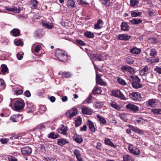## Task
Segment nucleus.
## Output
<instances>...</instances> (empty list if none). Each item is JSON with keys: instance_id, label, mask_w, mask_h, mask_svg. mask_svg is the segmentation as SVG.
Here are the masks:
<instances>
[{"instance_id": "1", "label": "nucleus", "mask_w": 161, "mask_h": 161, "mask_svg": "<svg viewBox=\"0 0 161 161\" xmlns=\"http://www.w3.org/2000/svg\"><path fill=\"white\" fill-rule=\"evenodd\" d=\"M129 80L131 81L132 87L134 89H138L142 87L141 82V79L137 75H130L129 77Z\"/></svg>"}, {"instance_id": "2", "label": "nucleus", "mask_w": 161, "mask_h": 161, "mask_svg": "<svg viewBox=\"0 0 161 161\" xmlns=\"http://www.w3.org/2000/svg\"><path fill=\"white\" fill-rule=\"evenodd\" d=\"M59 52L55 53L56 56L60 61L65 62L68 60H69L70 58L69 56H68L67 53H65L64 51H58Z\"/></svg>"}, {"instance_id": "3", "label": "nucleus", "mask_w": 161, "mask_h": 161, "mask_svg": "<svg viewBox=\"0 0 161 161\" xmlns=\"http://www.w3.org/2000/svg\"><path fill=\"white\" fill-rule=\"evenodd\" d=\"M128 148L129 152L134 155H138L141 153L139 149L134 147L131 144H129Z\"/></svg>"}, {"instance_id": "4", "label": "nucleus", "mask_w": 161, "mask_h": 161, "mask_svg": "<svg viewBox=\"0 0 161 161\" xmlns=\"http://www.w3.org/2000/svg\"><path fill=\"white\" fill-rule=\"evenodd\" d=\"M141 94L138 92H132L129 93V96L130 98L133 100L137 101H141L142 97Z\"/></svg>"}, {"instance_id": "5", "label": "nucleus", "mask_w": 161, "mask_h": 161, "mask_svg": "<svg viewBox=\"0 0 161 161\" xmlns=\"http://www.w3.org/2000/svg\"><path fill=\"white\" fill-rule=\"evenodd\" d=\"M125 108L129 111L136 113L139 110V107L133 103H129L125 106Z\"/></svg>"}, {"instance_id": "6", "label": "nucleus", "mask_w": 161, "mask_h": 161, "mask_svg": "<svg viewBox=\"0 0 161 161\" xmlns=\"http://www.w3.org/2000/svg\"><path fill=\"white\" fill-rule=\"evenodd\" d=\"M25 106V103L23 100L20 99L17 100L14 103V107L16 110H19L23 108Z\"/></svg>"}, {"instance_id": "7", "label": "nucleus", "mask_w": 161, "mask_h": 161, "mask_svg": "<svg viewBox=\"0 0 161 161\" xmlns=\"http://www.w3.org/2000/svg\"><path fill=\"white\" fill-rule=\"evenodd\" d=\"M87 53L89 56H91L95 60L99 61H101L103 60V57L101 54L94 53H90L89 54V53L87 52Z\"/></svg>"}, {"instance_id": "8", "label": "nucleus", "mask_w": 161, "mask_h": 161, "mask_svg": "<svg viewBox=\"0 0 161 161\" xmlns=\"http://www.w3.org/2000/svg\"><path fill=\"white\" fill-rule=\"evenodd\" d=\"M77 113V109L75 108H73L69 110H68L66 113L67 116L69 118H71L72 117L75 116Z\"/></svg>"}, {"instance_id": "9", "label": "nucleus", "mask_w": 161, "mask_h": 161, "mask_svg": "<svg viewBox=\"0 0 161 161\" xmlns=\"http://www.w3.org/2000/svg\"><path fill=\"white\" fill-rule=\"evenodd\" d=\"M157 100L155 99H151L148 100L146 102L147 106L151 107H155L157 104Z\"/></svg>"}, {"instance_id": "10", "label": "nucleus", "mask_w": 161, "mask_h": 161, "mask_svg": "<svg viewBox=\"0 0 161 161\" xmlns=\"http://www.w3.org/2000/svg\"><path fill=\"white\" fill-rule=\"evenodd\" d=\"M121 69L124 72H125L126 71H127L132 74H134L135 72L134 69L127 65L122 66L121 68Z\"/></svg>"}, {"instance_id": "11", "label": "nucleus", "mask_w": 161, "mask_h": 161, "mask_svg": "<svg viewBox=\"0 0 161 161\" xmlns=\"http://www.w3.org/2000/svg\"><path fill=\"white\" fill-rule=\"evenodd\" d=\"M21 151L23 154L29 155L31 153L32 149L31 147L27 146L22 148L21 149Z\"/></svg>"}, {"instance_id": "12", "label": "nucleus", "mask_w": 161, "mask_h": 161, "mask_svg": "<svg viewBox=\"0 0 161 161\" xmlns=\"http://www.w3.org/2000/svg\"><path fill=\"white\" fill-rule=\"evenodd\" d=\"M82 112L84 114L91 115L93 111L90 108L86 106H83L82 108Z\"/></svg>"}, {"instance_id": "13", "label": "nucleus", "mask_w": 161, "mask_h": 161, "mask_svg": "<svg viewBox=\"0 0 161 161\" xmlns=\"http://www.w3.org/2000/svg\"><path fill=\"white\" fill-rule=\"evenodd\" d=\"M103 24V22L102 19H98L97 23L94 25V28L96 29H100L102 28Z\"/></svg>"}, {"instance_id": "14", "label": "nucleus", "mask_w": 161, "mask_h": 161, "mask_svg": "<svg viewBox=\"0 0 161 161\" xmlns=\"http://www.w3.org/2000/svg\"><path fill=\"white\" fill-rule=\"evenodd\" d=\"M159 61V59L158 58H149L146 59V61L150 64L154 65L155 63H158Z\"/></svg>"}, {"instance_id": "15", "label": "nucleus", "mask_w": 161, "mask_h": 161, "mask_svg": "<svg viewBox=\"0 0 161 161\" xmlns=\"http://www.w3.org/2000/svg\"><path fill=\"white\" fill-rule=\"evenodd\" d=\"M150 70V69L147 66H145L140 70V73L142 75H145L149 72Z\"/></svg>"}, {"instance_id": "16", "label": "nucleus", "mask_w": 161, "mask_h": 161, "mask_svg": "<svg viewBox=\"0 0 161 161\" xmlns=\"http://www.w3.org/2000/svg\"><path fill=\"white\" fill-rule=\"evenodd\" d=\"M131 37V36H129L126 34H119L118 36V39L120 40L126 41L129 39Z\"/></svg>"}, {"instance_id": "17", "label": "nucleus", "mask_w": 161, "mask_h": 161, "mask_svg": "<svg viewBox=\"0 0 161 161\" xmlns=\"http://www.w3.org/2000/svg\"><path fill=\"white\" fill-rule=\"evenodd\" d=\"M121 30L125 31H128L129 30V26L125 22H122L120 25Z\"/></svg>"}, {"instance_id": "18", "label": "nucleus", "mask_w": 161, "mask_h": 161, "mask_svg": "<svg viewBox=\"0 0 161 161\" xmlns=\"http://www.w3.org/2000/svg\"><path fill=\"white\" fill-rule=\"evenodd\" d=\"M59 75H61L63 77L66 78H70L72 75V74L69 72H63L62 71H60L59 73Z\"/></svg>"}, {"instance_id": "19", "label": "nucleus", "mask_w": 161, "mask_h": 161, "mask_svg": "<svg viewBox=\"0 0 161 161\" xmlns=\"http://www.w3.org/2000/svg\"><path fill=\"white\" fill-rule=\"evenodd\" d=\"M87 125L88 126L89 129L91 131L95 132L96 128L92 122L91 120H88L87 122Z\"/></svg>"}, {"instance_id": "20", "label": "nucleus", "mask_w": 161, "mask_h": 161, "mask_svg": "<svg viewBox=\"0 0 161 161\" xmlns=\"http://www.w3.org/2000/svg\"><path fill=\"white\" fill-rule=\"evenodd\" d=\"M67 6L69 8H73L76 7L75 3L73 0H66Z\"/></svg>"}, {"instance_id": "21", "label": "nucleus", "mask_w": 161, "mask_h": 161, "mask_svg": "<svg viewBox=\"0 0 161 161\" xmlns=\"http://www.w3.org/2000/svg\"><path fill=\"white\" fill-rule=\"evenodd\" d=\"M38 2L36 0H31L29 2L30 5H31V8L32 9H36L37 7Z\"/></svg>"}, {"instance_id": "22", "label": "nucleus", "mask_w": 161, "mask_h": 161, "mask_svg": "<svg viewBox=\"0 0 161 161\" xmlns=\"http://www.w3.org/2000/svg\"><path fill=\"white\" fill-rule=\"evenodd\" d=\"M68 143V142L64 138H61L57 140V144L60 146H63L65 144Z\"/></svg>"}, {"instance_id": "23", "label": "nucleus", "mask_w": 161, "mask_h": 161, "mask_svg": "<svg viewBox=\"0 0 161 161\" xmlns=\"http://www.w3.org/2000/svg\"><path fill=\"white\" fill-rule=\"evenodd\" d=\"M104 142L106 145L113 147L114 148L117 147V146L114 145L113 142L111 141L110 139H109L105 138L104 140Z\"/></svg>"}, {"instance_id": "24", "label": "nucleus", "mask_w": 161, "mask_h": 161, "mask_svg": "<svg viewBox=\"0 0 161 161\" xmlns=\"http://www.w3.org/2000/svg\"><path fill=\"white\" fill-rule=\"evenodd\" d=\"M130 128L133 131L139 134H142L143 132L142 130H141L136 127L130 125Z\"/></svg>"}, {"instance_id": "25", "label": "nucleus", "mask_w": 161, "mask_h": 161, "mask_svg": "<svg viewBox=\"0 0 161 161\" xmlns=\"http://www.w3.org/2000/svg\"><path fill=\"white\" fill-rule=\"evenodd\" d=\"M67 130V127L64 126V125H62L61 128L59 129L58 132L61 134L65 135L66 134Z\"/></svg>"}, {"instance_id": "26", "label": "nucleus", "mask_w": 161, "mask_h": 161, "mask_svg": "<svg viewBox=\"0 0 161 161\" xmlns=\"http://www.w3.org/2000/svg\"><path fill=\"white\" fill-rule=\"evenodd\" d=\"M11 34L14 36H17L19 35L20 33V30L14 28L11 31Z\"/></svg>"}, {"instance_id": "27", "label": "nucleus", "mask_w": 161, "mask_h": 161, "mask_svg": "<svg viewBox=\"0 0 161 161\" xmlns=\"http://www.w3.org/2000/svg\"><path fill=\"white\" fill-rule=\"evenodd\" d=\"M59 135L58 134L53 132L49 134L47 136L48 137L53 139L57 138L59 137Z\"/></svg>"}, {"instance_id": "28", "label": "nucleus", "mask_w": 161, "mask_h": 161, "mask_svg": "<svg viewBox=\"0 0 161 161\" xmlns=\"http://www.w3.org/2000/svg\"><path fill=\"white\" fill-rule=\"evenodd\" d=\"M73 139L76 142L79 143H81L83 141L82 138L79 135H75Z\"/></svg>"}, {"instance_id": "29", "label": "nucleus", "mask_w": 161, "mask_h": 161, "mask_svg": "<svg viewBox=\"0 0 161 161\" xmlns=\"http://www.w3.org/2000/svg\"><path fill=\"white\" fill-rule=\"evenodd\" d=\"M102 92L100 87H95L92 91V93L96 95V94H100Z\"/></svg>"}, {"instance_id": "30", "label": "nucleus", "mask_w": 161, "mask_h": 161, "mask_svg": "<svg viewBox=\"0 0 161 161\" xmlns=\"http://www.w3.org/2000/svg\"><path fill=\"white\" fill-rule=\"evenodd\" d=\"M96 81L98 82L99 84L101 85L105 86L106 83L103 81L102 79L100 78V77L98 76L97 72H96Z\"/></svg>"}, {"instance_id": "31", "label": "nucleus", "mask_w": 161, "mask_h": 161, "mask_svg": "<svg viewBox=\"0 0 161 161\" xmlns=\"http://www.w3.org/2000/svg\"><path fill=\"white\" fill-rule=\"evenodd\" d=\"M35 109V107L32 104H28L26 110L28 112H33Z\"/></svg>"}, {"instance_id": "32", "label": "nucleus", "mask_w": 161, "mask_h": 161, "mask_svg": "<svg viewBox=\"0 0 161 161\" xmlns=\"http://www.w3.org/2000/svg\"><path fill=\"white\" fill-rule=\"evenodd\" d=\"M123 159L122 161H134V158L129 155H124Z\"/></svg>"}, {"instance_id": "33", "label": "nucleus", "mask_w": 161, "mask_h": 161, "mask_svg": "<svg viewBox=\"0 0 161 161\" xmlns=\"http://www.w3.org/2000/svg\"><path fill=\"white\" fill-rule=\"evenodd\" d=\"M84 36L89 38H92L94 37V34L91 31H86L84 33Z\"/></svg>"}, {"instance_id": "34", "label": "nucleus", "mask_w": 161, "mask_h": 161, "mask_svg": "<svg viewBox=\"0 0 161 161\" xmlns=\"http://www.w3.org/2000/svg\"><path fill=\"white\" fill-rule=\"evenodd\" d=\"M129 22L134 25H137L141 23L142 22V20L140 19H134L130 20Z\"/></svg>"}, {"instance_id": "35", "label": "nucleus", "mask_w": 161, "mask_h": 161, "mask_svg": "<svg viewBox=\"0 0 161 161\" xmlns=\"http://www.w3.org/2000/svg\"><path fill=\"white\" fill-rule=\"evenodd\" d=\"M142 14V12H139L137 11L134 10L131 11V15L132 17H136L141 16Z\"/></svg>"}, {"instance_id": "36", "label": "nucleus", "mask_w": 161, "mask_h": 161, "mask_svg": "<svg viewBox=\"0 0 161 161\" xmlns=\"http://www.w3.org/2000/svg\"><path fill=\"white\" fill-rule=\"evenodd\" d=\"M21 115L18 116V115H13L10 117V119L13 122H16L19 121L18 119L19 118H21Z\"/></svg>"}, {"instance_id": "37", "label": "nucleus", "mask_w": 161, "mask_h": 161, "mask_svg": "<svg viewBox=\"0 0 161 161\" xmlns=\"http://www.w3.org/2000/svg\"><path fill=\"white\" fill-rule=\"evenodd\" d=\"M97 117L98 119L100 124H105L106 123L107 121L102 116L100 115H97Z\"/></svg>"}, {"instance_id": "38", "label": "nucleus", "mask_w": 161, "mask_h": 161, "mask_svg": "<svg viewBox=\"0 0 161 161\" xmlns=\"http://www.w3.org/2000/svg\"><path fill=\"white\" fill-rule=\"evenodd\" d=\"M117 81L118 82L120 85L123 86H125L127 85L126 83L125 80L120 77L117 78Z\"/></svg>"}, {"instance_id": "39", "label": "nucleus", "mask_w": 161, "mask_h": 161, "mask_svg": "<svg viewBox=\"0 0 161 161\" xmlns=\"http://www.w3.org/2000/svg\"><path fill=\"white\" fill-rule=\"evenodd\" d=\"M110 105L112 107L117 110H119L120 108L119 106L115 102L111 101L110 103Z\"/></svg>"}, {"instance_id": "40", "label": "nucleus", "mask_w": 161, "mask_h": 161, "mask_svg": "<svg viewBox=\"0 0 161 161\" xmlns=\"http://www.w3.org/2000/svg\"><path fill=\"white\" fill-rule=\"evenodd\" d=\"M1 69L2 72L3 74L8 73V68L5 65L3 64L1 65Z\"/></svg>"}, {"instance_id": "41", "label": "nucleus", "mask_w": 161, "mask_h": 161, "mask_svg": "<svg viewBox=\"0 0 161 161\" xmlns=\"http://www.w3.org/2000/svg\"><path fill=\"white\" fill-rule=\"evenodd\" d=\"M81 118L79 116L75 121V125L77 127L79 126L81 124Z\"/></svg>"}, {"instance_id": "42", "label": "nucleus", "mask_w": 161, "mask_h": 161, "mask_svg": "<svg viewBox=\"0 0 161 161\" xmlns=\"http://www.w3.org/2000/svg\"><path fill=\"white\" fill-rule=\"evenodd\" d=\"M120 91L119 90H117L114 91H113L112 92V95L115 97H118Z\"/></svg>"}, {"instance_id": "43", "label": "nucleus", "mask_w": 161, "mask_h": 161, "mask_svg": "<svg viewBox=\"0 0 161 161\" xmlns=\"http://www.w3.org/2000/svg\"><path fill=\"white\" fill-rule=\"evenodd\" d=\"M42 25L44 26V27L48 29H51L53 27V26L52 24L47 23L44 21L42 22Z\"/></svg>"}, {"instance_id": "44", "label": "nucleus", "mask_w": 161, "mask_h": 161, "mask_svg": "<svg viewBox=\"0 0 161 161\" xmlns=\"http://www.w3.org/2000/svg\"><path fill=\"white\" fill-rule=\"evenodd\" d=\"M35 35L36 36L40 37L43 36V33L42 30H39L36 31Z\"/></svg>"}, {"instance_id": "45", "label": "nucleus", "mask_w": 161, "mask_h": 161, "mask_svg": "<svg viewBox=\"0 0 161 161\" xmlns=\"http://www.w3.org/2000/svg\"><path fill=\"white\" fill-rule=\"evenodd\" d=\"M151 112L155 114H161V109L160 108L152 109Z\"/></svg>"}, {"instance_id": "46", "label": "nucleus", "mask_w": 161, "mask_h": 161, "mask_svg": "<svg viewBox=\"0 0 161 161\" xmlns=\"http://www.w3.org/2000/svg\"><path fill=\"white\" fill-rule=\"evenodd\" d=\"M24 53L22 51L18 52L17 54V57L19 60H21L23 57Z\"/></svg>"}, {"instance_id": "47", "label": "nucleus", "mask_w": 161, "mask_h": 161, "mask_svg": "<svg viewBox=\"0 0 161 161\" xmlns=\"http://www.w3.org/2000/svg\"><path fill=\"white\" fill-rule=\"evenodd\" d=\"M119 117L123 121L126 122L127 121L126 115L125 114H119Z\"/></svg>"}, {"instance_id": "48", "label": "nucleus", "mask_w": 161, "mask_h": 161, "mask_svg": "<svg viewBox=\"0 0 161 161\" xmlns=\"http://www.w3.org/2000/svg\"><path fill=\"white\" fill-rule=\"evenodd\" d=\"M139 3V0H130V5L133 6H135Z\"/></svg>"}, {"instance_id": "49", "label": "nucleus", "mask_w": 161, "mask_h": 161, "mask_svg": "<svg viewBox=\"0 0 161 161\" xmlns=\"http://www.w3.org/2000/svg\"><path fill=\"white\" fill-rule=\"evenodd\" d=\"M32 52L34 55L37 56H41L43 54L42 51H32Z\"/></svg>"}, {"instance_id": "50", "label": "nucleus", "mask_w": 161, "mask_h": 161, "mask_svg": "<svg viewBox=\"0 0 161 161\" xmlns=\"http://www.w3.org/2000/svg\"><path fill=\"white\" fill-rule=\"evenodd\" d=\"M14 43L16 46H22L23 45L22 42L21 40H18L15 41Z\"/></svg>"}, {"instance_id": "51", "label": "nucleus", "mask_w": 161, "mask_h": 161, "mask_svg": "<svg viewBox=\"0 0 161 161\" xmlns=\"http://www.w3.org/2000/svg\"><path fill=\"white\" fill-rule=\"evenodd\" d=\"M153 74L152 72H149L147 75L146 77L149 80L152 79L153 78Z\"/></svg>"}, {"instance_id": "52", "label": "nucleus", "mask_w": 161, "mask_h": 161, "mask_svg": "<svg viewBox=\"0 0 161 161\" xmlns=\"http://www.w3.org/2000/svg\"><path fill=\"white\" fill-rule=\"evenodd\" d=\"M136 121L137 123H139L140 124H142L144 123L145 122V120L143 119L139 118L136 119Z\"/></svg>"}, {"instance_id": "53", "label": "nucleus", "mask_w": 161, "mask_h": 161, "mask_svg": "<svg viewBox=\"0 0 161 161\" xmlns=\"http://www.w3.org/2000/svg\"><path fill=\"white\" fill-rule=\"evenodd\" d=\"M39 111L42 112H44L46 110V108L45 106L44 105H41L40 106V108L39 109Z\"/></svg>"}, {"instance_id": "54", "label": "nucleus", "mask_w": 161, "mask_h": 161, "mask_svg": "<svg viewBox=\"0 0 161 161\" xmlns=\"http://www.w3.org/2000/svg\"><path fill=\"white\" fill-rule=\"evenodd\" d=\"M154 71L159 74H161V68L159 67L156 66L154 69Z\"/></svg>"}, {"instance_id": "55", "label": "nucleus", "mask_w": 161, "mask_h": 161, "mask_svg": "<svg viewBox=\"0 0 161 161\" xmlns=\"http://www.w3.org/2000/svg\"><path fill=\"white\" fill-rule=\"evenodd\" d=\"M158 40L157 39L154 37H152V38H150L149 39V42H150L152 43H154L157 42Z\"/></svg>"}, {"instance_id": "56", "label": "nucleus", "mask_w": 161, "mask_h": 161, "mask_svg": "<svg viewBox=\"0 0 161 161\" xmlns=\"http://www.w3.org/2000/svg\"><path fill=\"white\" fill-rule=\"evenodd\" d=\"M103 3L105 5L106 7H109L110 5V2L109 0H104Z\"/></svg>"}, {"instance_id": "57", "label": "nucleus", "mask_w": 161, "mask_h": 161, "mask_svg": "<svg viewBox=\"0 0 161 161\" xmlns=\"http://www.w3.org/2000/svg\"><path fill=\"white\" fill-rule=\"evenodd\" d=\"M92 96L90 94L89 95L88 97L85 100V101L88 103H91L92 100Z\"/></svg>"}, {"instance_id": "58", "label": "nucleus", "mask_w": 161, "mask_h": 161, "mask_svg": "<svg viewBox=\"0 0 161 161\" xmlns=\"http://www.w3.org/2000/svg\"><path fill=\"white\" fill-rule=\"evenodd\" d=\"M8 158L9 161H17V159L16 158L11 155H9Z\"/></svg>"}, {"instance_id": "59", "label": "nucleus", "mask_w": 161, "mask_h": 161, "mask_svg": "<svg viewBox=\"0 0 161 161\" xmlns=\"http://www.w3.org/2000/svg\"><path fill=\"white\" fill-rule=\"evenodd\" d=\"M24 95L27 97H30L31 96V93L28 90L25 92Z\"/></svg>"}, {"instance_id": "60", "label": "nucleus", "mask_w": 161, "mask_h": 161, "mask_svg": "<svg viewBox=\"0 0 161 161\" xmlns=\"http://www.w3.org/2000/svg\"><path fill=\"white\" fill-rule=\"evenodd\" d=\"M19 138V136L18 135L15 134H13L10 137V138L11 140H14L15 139H17Z\"/></svg>"}, {"instance_id": "61", "label": "nucleus", "mask_w": 161, "mask_h": 161, "mask_svg": "<svg viewBox=\"0 0 161 161\" xmlns=\"http://www.w3.org/2000/svg\"><path fill=\"white\" fill-rule=\"evenodd\" d=\"M74 155L76 156V158L80 156V152L77 150H75L74 152Z\"/></svg>"}, {"instance_id": "62", "label": "nucleus", "mask_w": 161, "mask_h": 161, "mask_svg": "<svg viewBox=\"0 0 161 161\" xmlns=\"http://www.w3.org/2000/svg\"><path fill=\"white\" fill-rule=\"evenodd\" d=\"M120 94L118 98H119L122 100H125L126 99L125 96L124 95L120 92Z\"/></svg>"}, {"instance_id": "63", "label": "nucleus", "mask_w": 161, "mask_h": 161, "mask_svg": "<svg viewBox=\"0 0 161 161\" xmlns=\"http://www.w3.org/2000/svg\"><path fill=\"white\" fill-rule=\"evenodd\" d=\"M76 42L79 45H84L85 44V42L83 41L80 40H76Z\"/></svg>"}, {"instance_id": "64", "label": "nucleus", "mask_w": 161, "mask_h": 161, "mask_svg": "<svg viewBox=\"0 0 161 161\" xmlns=\"http://www.w3.org/2000/svg\"><path fill=\"white\" fill-rule=\"evenodd\" d=\"M126 61L127 63L129 64H131L133 63L134 61L129 58H126Z\"/></svg>"}]
</instances>
